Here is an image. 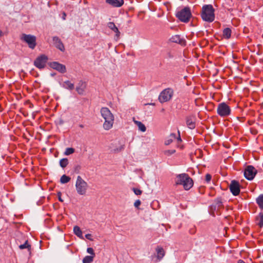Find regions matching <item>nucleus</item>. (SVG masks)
I'll use <instances>...</instances> for the list:
<instances>
[{
	"label": "nucleus",
	"instance_id": "39",
	"mask_svg": "<svg viewBox=\"0 0 263 263\" xmlns=\"http://www.w3.org/2000/svg\"><path fill=\"white\" fill-rule=\"evenodd\" d=\"M91 235L90 234H87L85 235V237L87 239H88L89 240H91Z\"/></svg>",
	"mask_w": 263,
	"mask_h": 263
},
{
	"label": "nucleus",
	"instance_id": "37",
	"mask_svg": "<svg viewBox=\"0 0 263 263\" xmlns=\"http://www.w3.org/2000/svg\"><path fill=\"white\" fill-rule=\"evenodd\" d=\"M211 178H212L211 175L209 174H207L205 175V181L207 182H209L211 180Z\"/></svg>",
	"mask_w": 263,
	"mask_h": 263
},
{
	"label": "nucleus",
	"instance_id": "41",
	"mask_svg": "<svg viewBox=\"0 0 263 263\" xmlns=\"http://www.w3.org/2000/svg\"><path fill=\"white\" fill-rule=\"evenodd\" d=\"M3 33L2 31L1 30H0V37L3 36Z\"/></svg>",
	"mask_w": 263,
	"mask_h": 263
},
{
	"label": "nucleus",
	"instance_id": "42",
	"mask_svg": "<svg viewBox=\"0 0 263 263\" xmlns=\"http://www.w3.org/2000/svg\"><path fill=\"white\" fill-rule=\"evenodd\" d=\"M79 127H81V128H83L84 127V125L83 124H80L79 125Z\"/></svg>",
	"mask_w": 263,
	"mask_h": 263
},
{
	"label": "nucleus",
	"instance_id": "12",
	"mask_svg": "<svg viewBox=\"0 0 263 263\" xmlns=\"http://www.w3.org/2000/svg\"><path fill=\"white\" fill-rule=\"evenodd\" d=\"M50 67L57 70L61 73H65L66 71V67L65 65L60 64L57 62H51L49 64Z\"/></svg>",
	"mask_w": 263,
	"mask_h": 263
},
{
	"label": "nucleus",
	"instance_id": "1",
	"mask_svg": "<svg viewBox=\"0 0 263 263\" xmlns=\"http://www.w3.org/2000/svg\"><path fill=\"white\" fill-rule=\"evenodd\" d=\"M100 113L102 117L104 119L103 126L104 129L109 130L112 127L115 117L108 108L103 107L101 108Z\"/></svg>",
	"mask_w": 263,
	"mask_h": 263
},
{
	"label": "nucleus",
	"instance_id": "28",
	"mask_svg": "<svg viewBox=\"0 0 263 263\" xmlns=\"http://www.w3.org/2000/svg\"><path fill=\"white\" fill-rule=\"evenodd\" d=\"M68 164V160L67 158H63L60 161V165L62 168H65Z\"/></svg>",
	"mask_w": 263,
	"mask_h": 263
},
{
	"label": "nucleus",
	"instance_id": "33",
	"mask_svg": "<svg viewBox=\"0 0 263 263\" xmlns=\"http://www.w3.org/2000/svg\"><path fill=\"white\" fill-rule=\"evenodd\" d=\"M176 152V151L175 149H170V150H166L164 151V154L167 156H171L172 154H174Z\"/></svg>",
	"mask_w": 263,
	"mask_h": 263
},
{
	"label": "nucleus",
	"instance_id": "31",
	"mask_svg": "<svg viewBox=\"0 0 263 263\" xmlns=\"http://www.w3.org/2000/svg\"><path fill=\"white\" fill-rule=\"evenodd\" d=\"M74 152V149L72 147L67 148L64 152V155L68 156L73 154Z\"/></svg>",
	"mask_w": 263,
	"mask_h": 263
},
{
	"label": "nucleus",
	"instance_id": "27",
	"mask_svg": "<svg viewBox=\"0 0 263 263\" xmlns=\"http://www.w3.org/2000/svg\"><path fill=\"white\" fill-rule=\"evenodd\" d=\"M258 220V222L257 223V225L260 228H263V213H260L259 214L258 217L257 218Z\"/></svg>",
	"mask_w": 263,
	"mask_h": 263
},
{
	"label": "nucleus",
	"instance_id": "8",
	"mask_svg": "<svg viewBox=\"0 0 263 263\" xmlns=\"http://www.w3.org/2000/svg\"><path fill=\"white\" fill-rule=\"evenodd\" d=\"M21 40L27 43L31 49H34L36 46V37L30 34H23Z\"/></svg>",
	"mask_w": 263,
	"mask_h": 263
},
{
	"label": "nucleus",
	"instance_id": "3",
	"mask_svg": "<svg viewBox=\"0 0 263 263\" xmlns=\"http://www.w3.org/2000/svg\"><path fill=\"white\" fill-rule=\"evenodd\" d=\"M202 18L208 22H212L215 18L214 9L211 5H205L202 8Z\"/></svg>",
	"mask_w": 263,
	"mask_h": 263
},
{
	"label": "nucleus",
	"instance_id": "35",
	"mask_svg": "<svg viewBox=\"0 0 263 263\" xmlns=\"http://www.w3.org/2000/svg\"><path fill=\"white\" fill-rule=\"evenodd\" d=\"M133 191L136 195H140L142 194V191L137 188H133Z\"/></svg>",
	"mask_w": 263,
	"mask_h": 263
},
{
	"label": "nucleus",
	"instance_id": "2",
	"mask_svg": "<svg viewBox=\"0 0 263 263\" xmlns=\"http://www.w3.org/2000/svg\"><path fill=\"white\" fill-rule=\"evenodd\" d=\"M176 185H182L185 190H190L193 185V181L186 173L178 174L175 178Z\"/></svg>",
	"mask_w": 263,
	"mask_h": 263
},
{
	"label": "nucleus",
	"instance_id": "4",
	"mask_svg": "<svg viewBox=\"0 0 263 263\" xmlns=\"http://www.w3.org/2000/svg\"><path fill=\"white\" fill-rule=\"evenodd\" d=\"M88 187L87 183L80 176H78L76 182V189L77 193L80 195H85Z\"/></svg>",
	"mask_w": 263,
	"mask_h": 263
},
{
	"label": "nucleus",
	"instance_id": "29",
	"mask_svg": "<svg viewBox=\"0 0 263 263\" xmlns=\"http://www.w3.org/2000/svg\"><path fill=\"white\" fill-rule=\"evenodd\" d=\"M94 256H86L83 259V263H91L93 260Z\"/></svg>",
	"mask_w": 263,
	"mask_h": 263
},
{
	"label": "nucleus",
	"instance_id": "24",
	"mask_svg": "<svg viewBox=\"0 0 263 263\" xmlns=\"http://www.w3.org/2000/svg\"><path fill=\"white\" fill-rule=\"evenodd\" d=\"M231 30L229 28H226L223 30V36L224 38L228 39L231 35Z\"/></svg>",
	"mask_w": 263,
	"mask_h": 263
},
{
	"label": "nucleus",
	"instance_id": "25",
	"mask_svg": "<svg viewBox=\"0 0 263 263\" xmlns=\"http://www.w3.org/2000/svg\"><path fill=\"white\" fill-rule=\"evenodd\" d=\"M135 123L138 127V129L139 130L144 132L146 131V128L145 126L140 121H135Z\"/></svg>",
	"mask_w": 263,
	"mask_h": 263
},
{
	"label": "nucleus",
	"instance_id": "10",
	"mask_svg": "<svg viewBox=\"0 0 263 263\" xmlns=\"http://www.w3.org/2000/svg\"><path fill=\"white\" fill-rule=\"evenodd\" d=\"M47 60L48 57L45 54H42L35 59L34 65L39 69H43L45 67Z\"/></svg>",
	"mask_w": 263,
	"mask_h": 263
},
{
	"label": "nucleus",
	"instance_id": "5",
	"mask_svg": "<svg viewBox=\"0 0 263 263\" xmlns=\"http://www.w3.org/2000/svg\"><path fill=\"white\" fill-rule=\"evenodd\" d=\"M174 95V90L171 88H167L163 90L159 96V101L160 103L169 101Z\"/></svg>",
	"mask_w": 263,
	"mask_h": 263
},
{
	"label": "nucleus",
	"instance_id": "20",
	"mask_svg": "<svg viewBox=\"0 0 263 263\" xmlns=\"http://www.w3.org/2000/svg\"><path fill=\"white\" fill-rule=\"evenodd\" d=\"M62 87L69 90H73L74 89V84L69 81H66L63 82Z\"/></svg>",
	"mask_w": 263,
	"mask_h": 263
},
{
	"label": "nucleus",
	"instance_id": "19",
	"mask_svg": "<svg viewBox=\"0 0 263 263\" xmlns=\"http://www.w3.org/2000/svg\"><path fill=\"white\" fill-rule=\"evenodd\" d=\"M176 135L175 134L172 133L167 138V139L165 140L164 144L166 145H170L171 143L173 142L176 139Z\"/></svg>",
	"mask_w": 263,
	"mask_h": 263
},
{
	"label": "nucleus",
	"instance_id": "6",
	"mask_svg": "<svg viewBox=\"0 0 263 263\" xmlns=\"http://www.w3.org/2000/svg\"><path fill=\"white\" fill-rule=\"evenodd\" d=\"M217 114L221 117L229 116L231 113L230 106L224 102L220 103L218 105L217 108Z\"/></svg>",
	"mask_w": 263,
	"mask_h": 263
},
{
	"label": "nucleus",
	"instance_id": "40",
	"mask_svg": "<svg viewBox=\"0 0 263 263\" xmlns=\"http://www.w3.org/2000/svg\"><path fill=\"white\" fill-rule=\"evenodd\" d=\"M237 263H245V261H243V260H239L238 261V262Z\"/></svg>",
	"mask_w": 263,
	"mask_h": 263
},
{
	"label": "nucleus",
	"instance_id": "32",
	"mask_svg": "<svg viewBox=\"0 0 263 263\" xmlns=\"http://www.w3.org/2000/svg\"><path fill=\"white\" fill-rule=\"evenodd\" d=\"M30 245H29L28 243V241L26 240L25 241V242L24 243V244H22V245H21L19 246V248L21 250H23V249H30Z\"/></svg>",
	"mask_w": 263,
	"mask_h": 263
},
{
	"label": "nucleus",
	"instance_id": "23",
	"mask_svg": "<svg viewBox=\"0 0 263 263\" xmlns=\"http://www.w3.org/2000/svg\"><path fill=\"white\" fill-rule=\"evenodd\" d=\"M157 254V258L160 260L161 259L163 256H164L165 253L163 248H158L156 249Z\"/></svg>",
	"mask_w": 263,
	"mask_h": 263
},
{
	"label": "nucleus",
	"instance_id": "43",
	"mask_svg": "<svg viewBox=\"0 0 263 263\" xmlns=\"http://www.w3.org/2000/svg\"><path fill=\"white\" fill-rule=\"evenodd\" d=\"M64 14V15H63V18L64 20H65V19L66 14H65V13H64V14Z\"/></svg>",
	"mask_w": 263,
	"mask_h": 263
},
{
	"label": "nucleus",
	"instance_id": "26",
	"mask_svg": "<svg viewBox=\"0 0 263 263\" xmlns=\"http://www.w3.org/2000/svg\"><path fill=\"white\" fill-rule=\"evenodd\" d=\"M70 178L66 175H63L60 178V182L62 184L67 183L70 180Z\"/></svg>",
	"mask_w": 263,
	"mask_h": 263
},
{
	"label": "nucleus",
	"instance_id": "18",
	"mask_svg": "<svg viewBox=\"0 0 263 263\" xmlns=\"http://www.w3.org/2000/svg\"><path fill=\"white\" fill-rule=\"evenodd\" d=\"M86 88V83L83 81H80L76 87V90L80 95L83 93Z\"/></svg>",
	"mask_w": 263,
	"mask_h": 263
},
{
	"label": "nucleus",
	"instance_id": "9",
	"mask_svg": "<svg viewBox=\"0 0 263 263\" xmlns=\"http://www.w3.org/2000/svg\"><path fill=\"white\" fill-rule=\"evenodd\" d=\"M257 173V170L252 165H248L244 171V176L245 178L249 180H252L253 179Z\"/></svg>",
	"mask_w": 263,
	"mask_h": 263
},
{
	"label": "nucleus",
	"instance_id": "7",
	"mask_svg": "<svg viewBox=\"0 0 263 263\" xmlns=\"http://www.w3.org/2000/svg\"><path fill=\"white\" fill-rule=\"evenodd\" d=\"M176 17L182 22H187L191 16L189 8L185 7L176 13Z\"/></svg>",
	"mask_w": 263,
	"mask_h": 263
},
{
	"label": "nucleus",
	"instance_id": "38",
	"mask_svg": "<svg viewBox=\"0 0 263 263\" xmlns=\"http://www.w3.org/2000/svg\"><path fill=\"white\" fill-rule=\"evenodd\" d=\"M58 196L59 200L61 202H63V200L61 198V192H59L58 193Z\"/></svg>",
	"mask_w": 263,
	"mask_h": 263
},
{
	"label": "nucleus",
	"instance_id": "16",
	"mask_svg": "<svg viewBox=\"0 0 263 263\" xmlns=\"http://www.w3.org/2000/svg\"><path fill=\"white\" fill-rule=\"evenodd\" d=\"M170 41L172 42L178 43L181 45H185L186 44L185 40L183 38L181 37L180 35H175L172 36L170 39Z\"/></svg>",
	"mask_w": 263,
	"mask_h": 263
},
{
	"label": "nucleus",
	"instance_id": "11",
	"mask_svg": "<svg viewBox=\"0 0 263 263\" xmlns=\"http://www.w3.org/2000/svg\"><path fill=\"white\" fill-rule=\"evenodd\" d=\"M229 188L234 196H237L240 193V185L238 182L236 180H232L231 181Z\"/></svg>",
	"mask_w": 263,
	"mask_h": 263
},
{
	"label": "nucleus",
	"instance_id": "30",
	"mask_svg": "<svg viewBox=\"0 0 263 263\" xmlns=\"http://www.w3.org/2000/svg\"><path fill=\"white\" fill-rule=\"evenodd\" d=\"M177 141V146L178 147L182 148V146H180V143L182 142V140L180 136V133L179 130H178V136H176V139Z\"/></svg>",
	"mask_w": 263,
	"mask_h": 263
},
{
	"label": "nucleus",
	"instance_id": "22",
	"mask_svg": "<svg viewBox=\"0 0 263 263\" xmlns=\"http://www.w3.org/2000/svg\"><path fill=\"white\" fill-rule=\"evenodd\" d=\"M74 234L80 238H83V233L79 227L76 226L73 227Z\"/></svg>",
	"mask_w": 263,
	"mask_h": 263
},
{
	"label": "nucleus",
	"instance_id": "13",
	"mask_svg": "<svg viewBox=\"0 0 263 263\" xmlns=\"http://www.w3.org/2000/svg\"><path fill=\"white\" fill-rule=\"evenodd\" d=\"M53 43L54 46L61 51L65 50L64 46L61 40V39L58 36H53L52 38Z\"/></svg>",
	"mask_w": 263,
	"mask_h": 263
},
{
	"label": "nucleus",
	"instance_id": "34",
	"mask_svg": "<svg viewBox=\"0 0 263 263\" xmlns=\"http://www.w3.org/2000/svg\"><path fill=\"white\" fill-rule=\"evenodd\" d=\"M87 252L90 254H91L92 256H95V253L94 252L93 249L92 248H88L87 249Z\"/></svg>",
	"mask_w": 263,
	"mask_h": 263
},
{
	"label": "nucleus",
	"instance_id": "36",
	"mask_svg": "<svg viewBox=\"0 0 263 263\" xmlns=\"http://www.w3.org/2000/svg\"><path fill=\"white\" fill-rule=\"evenodd\" d=\"M141 204V201L140 200H137L134 203V206L136 208H138L139 205Z\"/></svg>",
	"mask_w": 263,
	"mask_h": 263
},
{
	"label": "nucleus",
	"instance_id": "17",
	"mask_svg": "<svg viewBox=\"0 0 263 263\" xmlns=\"http://www.w3.org/2000/svg\"><path fill=\"white\" fill-rule=\"evenodd\" d=\"M186 124L190 129H194L196 126L195 117L193 116L187 117L186 118Z\"/></svg>",
	"mask_w": 263,
	"mask_h": 263
},
{
	"label": "nucleus",
	"instance_id": "21",
	"mask_svg": "<svg viewBox=\"0 0 263 263\" xmlns=\"http://www.w3.org/2000/svg\"><path fill=\"white\" fill-rule=\"evenodd\" d=\"M256 202L261 210H263V194L259 195L256 198Z\"/></svg>",
	"mask_w": 263,
	"mask_h": 263
},
{
	"label": "nucleus",
	"instance_id": "14",
	"mask_svg": "<svg viewBox=\"0 0 263 263\" xmlns=\"http://www.w3.org/2000/svg\"><path fill=\"white\" fill-rule=\"evenodd\" d=\"M105 3L113 7L119 8L124 4V0H106Z\"/></svg>",
	"mask_w": 263,
	"mask_h": 263
},
{
	"label": "nucleus",
	"instance_id": "15",
	"mask_svg": "<svg viewBox=\"0 0 263 263\" xmlns=\"http://www.w3.org/2000/svg\"><path fill=\"white\" fill-rule=\"evenodd\" d=\"M108 27L112 30L114 32H115V39L116 41H117L120 35V32L119 31L118 28L116 27V25L113 22H109L107 24Z\"/></svg>",
	"mask_w": 263,
	"mask_h": 263
}]
</instances>
